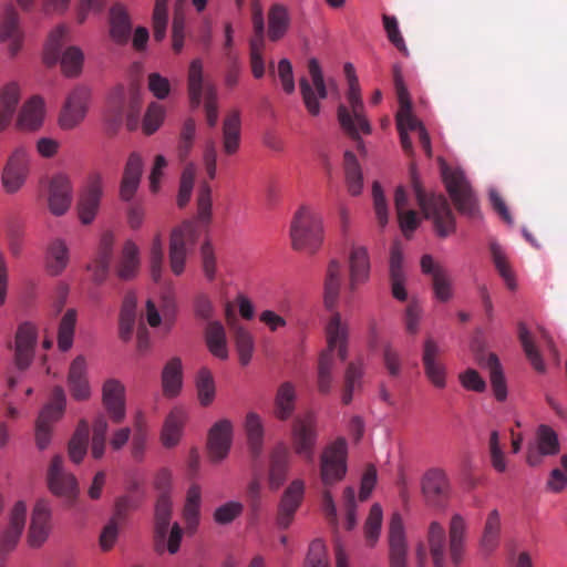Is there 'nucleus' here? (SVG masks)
<instances>
[{
  "label": "nucleus",
  "mask_w": 567,
  "mask_h": 567,
  "mask_svg": "<svg viewBox=\"0 0 567 567\" xmlns=\"http://www.w3.org/2000/svg\"><path fill=\"white\" fill-rule=\"evenodd\" d=\"M411 183L416 202L426 219H431L437 236L444 238L455 231V216L446 197L442 194H427L415 169L411 168Z\"/></svg>",
  "instance_id": "nucleus-1"
},
{
  "label": "nucleus",
  "mask_w": 567,
  "mask_h": 567,
  "mask_svg": "<svg viewBox=\"0 0 567 567\" xmlns=\"http://www.w3.org/2000/svg\"><path fill=\"white\" fill-rule=\"evenodd\" d=\"M326 333L328 347L320 354L318 364V389L321 393H328L331 389V372L334 364L333 351L336 349L338 350V355L341 361H344L348 355V328L344 323H342L339 312H334L330 318L326 327Z\"/></svg>",
  "instance_id": "nucleus-2"
},
{
  "label": "nucleus",
  "mask_w": 567,
  "mask_h": 567,
  "mask_svg": "<svg viewBox=\"0 0 567 567\" xmlns=\"http://www.w3.org/2000/svg\"><path fill=\"white\" fill-rule=\"evenodd\" d=\"M290 238L295 250L315 254L323 241L321 216L309 207H300L290 225Z\"/></svg>",
  "instance_id": "nucleus-3"
},
{
  "label": "nucleus",
  "mask_w": 567,
  "mask_h": 567,
  "mask_svg": "<svg viewBox=\"0 0 567 567\" xmlns=\"http://www.w3.org/2000/svg\"><path fill=\"white\" fill-rule=\"evenodd\" d=\"M187 92L193 109H198L205 101L206 121L210 127H214L218 121L217 92L212 83L205 82L204 64L198 58L189 63Z\"/></svg>",
  "instance_id": "nucleus-4"
},
{
  "label": "nucleus",
  "mask_w": 567,
  "mask_h": 567,
  "mask_svg": "<svg viewBox=\"0 0 567 567\" xmlns=\"http://www.w3.org/2000/svg\"><path fill=\"white\" fill-rule=\"evenodd\" d=\"M347 100L349 107L343 104L338 106V121L342 130L357 143L358 150L363 151L360 134H370L371 125L364 115L359 83L349 84Z\"/></svg>",
  "instance_id": "nucleus-5"
},
{
  "label": "nucleus",
  "mask_w": 567,
  "mask_h": 567,
  "mask_svg": "<svg viewBox=\"0 0 567 567\" xmlns=\"http://www.w3.org/2000/svg\"><path fill=\"white\" fill-rule=\"evenodd\" d=\"M442 174L446 189L457 212L470 219H480L482 214L478 202L464 172L458 168L445 167Z\"/></svg>",
  "instance_id": "nucleus-6"
},
{
  "label": "nucleus",
  "mask_w": 567,
  "mask_h": 567,
  "mask_svg": "<svg viewBox=\"0 0 567 567\" xmlns=\"http://www.w3.org/2000/svg\"><path fill=\"white\" fill-rule=\"evenodd\" d=\"M348 444L338 437L320 455V478L326 487L342 481L347 473Z\"/></svg>",
  "instance_id": "nucleus-7"
},
{
  "label": "nucleus",
  "mask_w": 567,
  "mask_h": 567,
  "mask_svg": "<svg viewBox=\"0 0 567 567\" xmlns=\"http://www.w3.org/2000/svg\"><path fill=\"white\" fill-rule=\"evenodd\" d=\"M199 233L194 221H184L172 231L169 240V266L174 275L184 272L186 257L193 250Z\"/></svg>",
  "instance_id": "nucleus-8"
},
{
  "label": "nucleus",
  "mask_w": 567,
  "mask_h": 567,
  "mask_svg": "<svg viewBox=\"0 0 567 567\" xmlns=\"http://www.w3.org/2000/svg\"><path fill=\"white\" fill-rule=\"evenodd\" d=\"M318 439L317 417L312 412L297 415L291 426V443L297 455L308 462L315 456V447Z\"/></svg>",
  "instance_id": "nucleus-9"
},
{
  "label": "nucleus",
  "mask_w": 567,
  "mask_h": 567,
  "mask_svg": "<svg viewBox=\"0 0 567 567\" xmlns=\"http://www.w3.org/2000/svg\"><path fill=\"white\" fill-rule=\"evenodd\" d=\"M48 483L50 491L65 499L71 505L79 494V486L73 474L66 472L63 467V458L55 455L48 471Z\"/></svg>",
  "instance_id": "nucleus-10"
},
{
  "label": "nucleus",
  "mask_w": 567,
  "mask_h": 567,
  "mask_svg": "<svg viewBox=\"0 0 567 567\" xmlns=\"http://www.w3.org/2000/svg\"><path fill=\"white\" fill-rule=\"evenodd\" d=\"M443 350L432 338H426L423 344L422 363L429 382L439 390L447 385V368L442 361Z\"/></svg>",
  "instance_id": "nucleus-11"
},
{
  "label": "nucleus",
  "mask_w": 567,
  "mask_h": 567,
  "mask_svg": "<svg viewBox=\"0 0 567 567\" xmlns=\"http://www.w3.org/2000/svg\"><path fill=\"white\" fill-rule=\"evenodd\" d=\"M393 83L400 104V109L396 113V126L398 131H417L420 133L423 124L413 115L412 103L410 100L409 91L404 84L403 75L398 65L393 66Z\"/></svg>",
  "instance_id": "nucleus-12"
},
{
  "label": "nucleus",
  "mask_w": 567,
  "mask_h": 567,
  "mask_svg": "<svg viewBox=\"0 0 567 567\" xmlns=\"http://www.w3.org/2000/svg\"><path fill=\"white\" fill-rule=\"evenodd\" d=\"M89 100L90 91L85 86H78L69 94L59 117L63 130H72L84 120Z\"/></svg>",
  "instance_id": "nucleus-13"
},
{
  "label": "nucleus",
  "mask_w": 567,
  "mask_h": 567,
  "mask_svg": "<svg viewBox=\"0 0 567 567\" xmlns=\"http://www.w3.org/2000/svg\"><path fill=\"white\" fill-rule=\"evenodd\" d=\"M560 445L556 432L548 425L542 424L536 432V442L527 447L526 462L529 466L542 465L545 456L558 454Z\"/></svg>",
  "instance_id": "nucleus-14"
},
{
  "label": "nucleus",
  "mask_w": 567,
  "mask_h": 567,
  "mask_svg": "<svg viewBox=\"0 0 567 567\" xmlns=\"http://www.w3.org/2000/svg\"><path fill=\"white\" fill-rule=\"evenodd\" d=\"M30 156L22 146L16 148L2 173V183L8 193H16L24 184L29 173Z\"/></svg>",
  "instance_id": "nucleus-15"
},
{
  "label": "nucleus",
  "mask_w": 567,
  "mask_h": 567,
  "mask_svg": "<svg viewBox=\"0 0 567 567\" xmlns=\"http://www.w3.org/2000/svg\"><path fill=\"white\" fill-rule=\"evenodd\" d=\"M38 340V331L33 323L23 322L16 333L14 365L19 371H25L33 361Z\"/></svg>",
  "instance_id": "nucleus-16"
},
{
  "label": "nucleus",
  "mask_w": 567,
  "mask_h": 567,
  "mask_svg": "<svg viewBox=\"0 0 567 567\" xmlns=\"http://www.w3.org/2000/svg\"><path fill=\"white\" fill-rule=\"evenodd\" d=\"M27 506L22 501L14 504L10 513L9 526L0 535V567H4L6 557L18 544L24 529Z\"/></svg>",
  "instance_id": "nucleus-17"
},
{
  "label": "nucleus",
  "mask_w": 567,
  "mask_h": 567,
  "mask_svg": "<svg viewBox=\"0 0 567 567\" xmlns=\"http://www.w3.org/2000/svg\"><path fill=\"white\" fill-rule=\"evenodd\" d=\"M102 197V181L99 175L89 178L86 185L81 190L78 200V215L83 225H90L100 207Z\"/></svg>",
  "instance_id": "nucleus-18"
},
{
  "label": "nucleus",
  "mask_w": 567,
  "mask_h": 567,
  "mask_svg": "<svg viewBox=\"0 0 567 567\" xmlns=\"http://www.w3.org/2000/svg\"><path fill=\"white\" fill-rule=\"evenodd\" d=\"M102 403L114 424H120L124 421L126 416L125 388L120 381L110 379L104 382Z\"/></svg>",
  "instance_id": "nucleus-19"
},
{
  "label": "nucleus",
  "mask_w": 567,
  "mask_h": 567,
  "mask_svg": "<svg viewBox=\"0 0 567 567\" xmlns=\"http://www.w3.org/2000/svg\"><path fill=\"white\" fill-rule=\"evenodd\" d=\"M303 492L305 484L301 480L292 481L286 488L278 505L276 522L279 528L286 529L291 525L295 514L302 502Z\"/></svg>",
  "instance_id": "nucleus-20"
},
{
  "label": "nucleus",
  "mask_w": 567,
  "mask_h": 567,
  "mask_svg": "<svg viewBox=\"0 0 567 567\" xmlns=\"http://www.w3.org/2000/svg\"><path fill=\"white\" fill-rule=\"evenodd\" d=\"M23 40L20 14L13 7H8L0 19V42L7 43L9 53L14 56L21 50Z\"/></svg>",
  "instance_id": "nucleus-21"
},
{
  "label": "nucleus",
  "mask_w": 567,
  "mask_h": 567,
  "mask_svg": "<svg viewBox=\"0 0 567 567\" xmlns=\"http://www.w3.org/2000/svg\"><path fill=\"white\" fill-rule=\"evenodd\" d=\"M349 278L347 290L349 293H354L358 288L370 278V258L365 247L353 246L351 248L349 260Z\"/></svg>",
  "instance_id": "nucleus-22"
},
{
  "label": "nucleus",
  "mask_w": 567,
  "mask_h": 567,
  "mask_svg": "<svg viewBox=\"0 0 567 567\" xmlns=\"http://www.w3.org/2000/svg\"><path fill=\"white\" fill-rule=\"evenodd\" d=\"M73 189L70 178L62 173L54 175L49 185V209L55 216L64 215L72 203Z\"/></svg>",
  "instance_id": "nucleus-23"
},
{
  "label": "nucleus",
  "mask_w": 567,
  "mask_h": 567,
  "mask_svg": "<svg viewBox=\"0 0 567 567\" xmlns=\"http://www.w3.org/2000/svg\"><path fill=\"white\" fill-rule=\"evenodd\" d=\"M390 567H406L408 545L403 519L399 513H393L389 524Z\"/></svg>",
  "instance_id": "nucleus-24"
},
{
  "label": "nucleus",
  "mask_w": 567,
  "mask_h": 567,
  "mask_svg": "<svg viewBox=\"0 0 567 567\" xmlns=\"http://www.w3.org/2000/svg\"><path fill=\"white\" fill-rule=\"evenodd\" d=\"M422 493L432 506H442L450 494V482L441 468L429 470L422 478Z\"/></svg>",
  "instance_id": "nucleus-25"
},
{
  "label": "nucleus",
  "mask_w": 567,
  "mask_h": 567,
  "mask_svg": "<svg viewBox=\"0 0 567 567\" xmlns=\"http://www.w3.org/2000/svg\"><path fill=\"white\" fill-rule=\"evenodd\" d=\"M233 439V425L229 420L216 422L208 433V452L213 462L224 460L230 450Z\"/></svg>",
  "instance_id": "nucleus-26"
},
{
  "label": "nucleus",
  "mask_w": 567,
  "mask_h": 567,
  "mask_svg": "<svg viewBox=\"0 0 567 567\" xmlns=\"http://www.w3.org/2000/svg\"><path fill=\"white\" fill-rule=\"evenodd\" d=\"M109 38L116 45H125L132 37L133 24L126 8L115 3L109 11Z\"/></svg>",
  "instance_id": "nucleus-27"
},
{
  "label": "nucleus",
  "mask_w": 567,
  "mask_h": 567,
  "mask_svg": "<svg viewBox=\"0 0 567 567\" xmlns=\"http://www.w3.org/2000/svg\"><path fill=\"white\" fill-rule=\"evenodd\" d=\"M421 269L432 277V288L437 300L446 302L452 298V284L447 271L434 261L431 255L421 258Z\"/></svg>",
  "instance_id": "nucleus-28"
},
{
  "label": "nucleus",
  "mask_w": 567,
  "mask_h": 567,
  "mask_svg": "<svg viewBox=\"0 0 567 567\" xmlns=\"http://www.w3.org/2000/svg\"><path fill=\"white\" fill-rule=\"evenodd\" d=\"M291 454L289 449L284 444H277L270 452L268 485L272 491L278 489L287 478Z\"/></svg>",
  "instance_id": "nucleus-29"
},
{
  "label": "nucleus",
  "mask_w": 567,
  "mask_h": 567,
  "mask_svg": "<svg viewBox=\"0 0 567 567\" xmlns=\"http://www.w3.org/2000/svg\"><path fill=\"white\" fill-rule=\"evenodd\" d=\"M51 509L44 499L37 502L29 529V543L32 547L41 546L48 538L50 530Z\"/></svg>",
  "instance_id": "nucleus-30"
},
{
  "label": "nucleus",
  "mask_w": 567,
  "mask_h": 567,
  "mask_svg": "<svg viewBox=\"0 0 567 567\" xmlns=\"http://www.w3.org/2000/svg\"><path fill=\"white\" fill-rule=\"evenodd\" d=\"M467 524L465 518L460 514L451 517L449 525V554L451 561L458 566L463 561L465 553Z\"/></svg>",
  "instance_id": "nucleus-31"
},
{
  "label": "nucleus",
  "mask_w": 567,
  "mask_h": 567,
  "mask_svg": "<svg viewBox=\"0 0 567 567\" xmlns=\"http://www.w3.org/2000/svg\"><path fill=\"white\" fill-rule=\"evenodd\" d=\"M68 385L74 400L84 401L91 395L86 377V361L83 355H78L71 363L68 374Z\"/></svg>",
  "instance_id": "nucleus-32"
},
{
  "label": "nucleus",
  "mask_w": 567,
  "mask_h": 567,
  "mask_svg": "<svg viewBox=\"0 0 567 567\" xmlns=\"http://www.w3.org/2000/svg\"><path fill=\"white\" fill-rule=\"evenodd\" d=\"M226 319L228 324L234 330V339L236 349L239 355V361L243 365L250 362L254 352V338L251 333L244 327L237 324L236 317L233 313L231 306H226Z\"/></svg>",
  "instance_id": "nucleus-33"
},
{
  "label": "nucleus",
  "mask_w": 567,
  "mask_h": 567,
  "mask_svg": "<svg viewBox=\"0 0 567 567\" xmlns=\"http://www.w3.org/2000/svg\"><path fill=\"white\" fill-rule=\"evenodd\" d=\"M342 281V265L332 259L328 264L323 284V301L327 309L332 310L337 306Z\"/></svg>",
  "instance_id": "nucleus-34"
},
{
  "label": "nucleus",
  "mask_w": 567,
  "mask_h": 567,
  "mask_svg": "<svg viewBox=\"0 0 567 567\" xmlns=\"http://www.w3.org/2000/svg\"><path fill=\"white\" fill-rule=\"evenodd\" d=\"M141 265L140 249L132 240H126L123 245L121 256L116 266V275L122 280L135 278Z\"/></svg>",
  "instance_id": "nucleus-35"
},
{
  "label": "nucleus",
  "mask_w": 567,
  "mask_h": 567,
  "mask_svg": "<svg viewBox=\"0 0 567 567\" xmlns=\"http://www.w3.org/2000/svg\"><path fill=\"white\" fill-rule=\"evenodd\" d=\"M143 172V161L137 153H132L125 165L122 183H121V197L124 200H130L140 184Z\"/></svg>",
  "instance_id": "nucleus-36"
},
{
  "label": "nucleus",
  "mask_w": 567,
  "mask_h": 567,
  "mask_svg": "<svg viewBox=\"0 0 567 567\" xmlns=\"http://www.w3.org/2000/svg\"><path fill=\"white\" fill-rule=\"evenodd\" d=\"M20 101V87L17 82H9L0 90V132L12 121Z\"/></svg>",
  "instance_id": "nucleus-37"
},
{
  "label": "nucleus",
  "mask_w": 567,
  "mask_h": 567,
  "mask_svg": "<svg viewBox=\"0 0 567 567\" xmlns=\"http://www.w3.org/2000/svg\"><path fill=\"white\" fill-rule=\"evenodd\" d=\"M427 544L434 567H446V533L440 523L430 524Z\"/></svg>",
  "instance_id": "nucleus-38"
},
{
  "label": "nucleus",
  "mask_w": 567,
  "mask_h": 567,
  "mask_svg": "<svg viewBox=\"0 0 567 567\" xmlns=\"http://www.w3.org/2000/svg\"><path fill=\"white\" fill-rule=\"evenodd\" d=\"M66 398L61 386L53 388L50 401L41 410L37 423L52 427V424L59 421L65 410Z\"/></svg>",
  "instance_id": "nucleus-39"
},
{
  "label": "nucleus",
  "mask_w": 567,
  "mask_h": 567,
  "mask_svg": "<svg viewBox=\"0 0 567 567\" xmlns=\"http://www.w3.org/2000/svg\"><path fill=\"white\" fill-rule=\"evenodd\" d=\"M502 532L501 515L497 509H493L488 513L484 527L480 545L485 554L493 553L499 545Z\"/></svg>",
  "instance_id": "nucleus-40"
},
{
  "label": "nucleus",
  "mask_w": 567,
  "mask_h": 567,
  "mask_svg": "<svg viewBox=\"0 0 567 567\" xmlns=\"http://www.w3.org/2000/svg\"><path fill=\"white\" fill-rule=\"evenodd\" d=\"M70 260L69 247L61 238L53 239L47 249V269L52 276L61 275Z\"/></svg>",
  "instance_id": "nucleus-41"
},
{
  "label": "nucleus",
  "mask_w": 567,
  "mask_h": 567,
  "mask_svg": "<svg viewBox=\"0 0 567 567\" xmlns=\"http://www.w3.org/2000/svg\"><path fill=\"white\" fill-rule=\"evenodd\" d=\"M205 341L209 352L214 357L220 360L228 358L226 331L219 321L208 322L205 329Z\"/></svg>",
  "instance_id": "nucleus-42"
},
{
  "label": "nucleus",
  "mask_w": 567,
  "mask_h": 567,
  "mask_svg": "<svg viewBox=\"0 0 567 567\" xmlns=\"http://www.w3.org/2000/svg\"><path fill=\"white\" fill-rule=\"evenodd\" d=\"M186 420V413L183 409H174L165 420L161 440L165 447L175 446L181 439L182 430Z\"/></svg>",
  "instance_id": "nucleus-43"
},
{
  "label": "nucleus",
  "mask_w": 567,
  "mask_h": 567,
  "mask_svg": "<svg viewBox=\"0 0 567 567\" xmlns=\"http://www.w3.org/2000/svg\"><path fill=\"white\" fill-rule=\"evenodd\" d=\"M245 430L249 452L252 458H258L262 453L264 447V425L260 416L255 412H249L246 415Z\"/></svg>",
  "instance_id": "nucleus-44"
},
{
  "label": "nucleus",
  "mask_w": 567,
  "mask_h": 567,
  "mask_svg": "<svg viewBox=\"0 0 567 567\" xmlns=\"http://www.w3.org/2000/svg\"><path fill=\"white\" fill-rule=\"evenodd\" d=\"M43 120V101L39 96H32L27 101L19 114L18 125L22 130H37Z\"/></svg>",
  "instance_id": "nucleus-45"
},
{
  "label": "nucleus",
  "mask_w": 567,
  "mask_h": 567,
  "mask_svg": "<svg viewBox=\"0 0 567 567\" xmlns=\"http://www.w3.org/2000/svg\"><path fill=\"white\" fill-rule=\"evenodd\" d=\"M240 144V115L238 111L230 112L223 124V148L228 155L235 154Z\"/></svg>",
  "instance_id": "nucleus-46"
},
{
  "label": "nucleus",
  "mask_w": 567,
  "mask_h": 567,
  "mask_svg": "<svg viewBox=\"0 0 567 567\" xmlns=\"http://www.w3.org/2000/svg\"><path fill=\"white\" fill-rule=\"evenodd\" d=\"M290 25V17L282 4H272L268 12V37L276 42L284 38Z\"/></svg>",
  "instance_id": "nucleus-47"
},
{
  "label": "nucleus",
  "mask_w": 567,
  "mask_h": 567,
  "mask_svg": "<svg viewBox=\"0 0 567 567\" xmlns=\"http://www.w3.org/2000/svg\"><path fill=\"white\" fill-rule=\"evenodd\" d=\"M182 361L179 358L171 359L163 369L162 384L164 394L175 396L182 388Z\"/></svg>",
  "instance_id": "nucleus-48"
},
{
  "label": "nucleus",
  "mask_w": 567,
  "mask_h": 567,
  "mask_svg": "<svg viewBox=\"0 0 567 567\" xmlns=\"http://www.w3.org/2000/svg\"><path fill=\"white\" fill-rule=\"evenodd\" d=\"M89 423L81 420L69 442V456L73 463L79 464L84 458L89 446Z\"/></svg>",
  "instance_id": "nucleus-49"
},
{
  "label": "nucleus",
  "mask_w": 567,
  "mask_h": 567,
  "mask_svg": "<svg viewBox=\"0 0 567 567\" xmlns=\"http://www.w3.org/2000/svg\"><path fill=\"white\" fill-rule=\"evenodd\" d=\"M482 364L489 371V380L494 396L497 401H504L507 398V385L497 355L489 353Z\"/></svg>",
  "instance_id": "nucleus-50"
},
{
  "label": "nucleus",
  "mask_w": 567,
  "mask_h": 567,
  "mask_svg": "<svg viewBox=\"0 0 567 567\" xmlns=\"http://www.w3.org/2000/svg\"><path fill=\"white\" fill-rule=\"evenodd\" d=\"M343 166L348 192L352 196H358L363 187V176L358 159L351 151L344 153Z\"/></svg>",
  "instance_id": "nucleus-51"
},
{
  "label": "nucleus",
  "mask_w": 567,
  "mask_h": 567,
  "mask_svg": "<svg viewBox=\"0 0 567 567\" xmlns=\"http://www.w3.org/2000/svg\"><path fill=\"white\" fill-rule=\"evenodd\" d=\"M68 33L69 29L63 24L58 25L50 32L43 56L48 65H53L59 61L62 48L68 40Z\"/></svg>",
  "instance_id": "nucleus-52"
},
{
  "label": "nucleus",
  "mask_w": 567,
  "mask_h": 567,
  "mask_svg": "<svg viewBox=\"0 0 567 567\" xmlns=\"http://www.w3.org/2000/svg\"><path fill=\"white\" fill-rule=\"evenodd\" d=\"M296 391L290 382L282 383L276 395L275 401V415L286 421L289 419L295 410Z\"/></svg>",
  "instance_id": "nucleus-53"
},
{
  "label": "nucleus",
  "mask_w": 567,
  "mask_h": 567,
  "mask_svg": "<svg viewBox=\"0 0 567 567\" xmlns=\"http://www.w3.org/2000/svg\"><path fill=\"white\" fill-rule=\"evenodd\" d=\"M518 339L523 347L525 355L533 365V368L537 372L544 373L546 371V365L544 363L542 354L538 351L529 330L522 322L518 324Z\"/></svg>",
  "instance_id": "nucleus-54"
},
{
  "label": "nucleus",
  "mask_w": 567,
  "mask_h": 567,
  "mask_svg": "<svg viewBox=\"0 0 567 567\" xmlns=\"http://www.w3.org/2000/svg\"><path fill=\"white\" fill-rule=\"evenodd\" d=\"M76 317V310L71 308L65 311L60 320L58 329V348L62 352L70 350L73 346Z\"/></svg>",
  "instance_id": "nucleus-55"
},
{
  "label": "nucleus",
  "mask_w": 567,
  "mask_h": 567,
  "mask_svg": "<svg viewBox=\"0 0 567 567\" xmlns=\"http://www.w3.org/2000/svg\"><path fill=\"white\" fill-rule=\"evenodd\" d=\"M489 251L497 272L505 281L507 288L514 290L516 288V280L505 251L496 241H491Z\"/></svg>",
  "instance_id": "nucleus-56"
},
{
  "label": "nucleus",
  "mask_w": 567,
  "mask_h": 567,
  "mask_svg": "<svg viewBox=\"0 0 567 567\" xmlns=\"http://www.w3.org/2000/svg\"><path fill=\"white\" fill-rule=\"evenodd\" d=\"M172 516V501L168 494L158 496L155 505V533L161 539H165Z\"/></svg>",
  "instance_id": "nucleus-57"
},
{
  "label": "nucleus",
  "mask_w": 567,
  "mask_h": 567,
  "mask_svg": "<svg viewBox=\"0 0 567 567\" xmlns=\"http://www.w3.org/2000/svg\"><path fill=\"white\" fill-rule=\"evenodd\" d=\"M197 398L203 406L213 403L216 394V386L213 373L207 368H202L196 375Z\"/></svg>",
  "instance_id": "nucleus-58"
},
{
  "label": "nucleus",
  "mask_w": 567,
  "mask_h": 567,
  "mask_svg": "<svg viewBox=\"0 0 567 567\" xmlns=\"http://www.w3.org/2000/svg\"><path fill=\"white\" fill-rule=\"evenodd\" d=\"M107 429L109 423L105 415H97L93 422V435L91 442V454L95 460H100L105 453Z\"/></svg>",
  "instance_id": "nucleus-59"
},
{
  "label": "nucleus",
  "mask_w": 567,
  "mask_h": 567,
  "mask_svg": "<svg viewBox=\"0 0 567 567\" xmlns=\"http://www.w3.org/2000/svg\"><path fill=\"white\" fill-rule=\"evenodd\" d=\"M84 55L80 48L69 47L60 54V63L66 76L78 75L83 65Z\"/></svg>",
  "instance_id": "nucleus-60"
},
{
  "label": "nucleus",
  "mask_w": 567,
  "mask_h": 567,
  "mask_svg": "<svg viewBox=\"0 0 567 567\" xmlns=\"http://www.w3.org/2000/svg\"><path fill=\"white\" fill-rule=\"evenodd\" d=\"M381 525L382 508L379 504H373L364 524V538L367 546L373 547L377 544L380 537Z\"/></svg>",
  "instance_id": "nucleus-61"
},
{
  "label": "nucleus",
  "mask_w": 567,
  "mask_h": 567,
  "mask_svg": "<svg viewBox=\"0 0 567 567\" xmlns=\"http://www.w3.org/2000/svg\"><path fill=\"white\" fill-rule=\"evenodd\" d=\"M168 0H156L153 11V38L156 42L164 40L168 21Z\"/></svg>",
  "instance_id": "nucleus-62"
},
{
  "label": "nucleus",
  "mask_w": 567,
  "mask_h": 567,
  "mask_svg": "<svg viewBox=\"0 0 567 567\" xmlns=\"http://www.w3.org/2000/svg\"><path fill=\"white\" fill-rule=\"evenodd\" d=\"M164 265V246L159 234H157L152 241L150 250V267L151 276L155 282H158L162 277Z\"/></svg>",
  "instance_id": "nucleus-63"
},
{
  "label": "nucleus",
  "mask_w": 567,
  "mask_h": 567,
  "mask_svg": "<svg viewBox=\"0 0 567 567\" xmlns=\"http://www.w3.org/2000/svg\"><path fill=\"white\" fill-rule=\"evenodd\" d=\"M305 567H329L327 548L321 539L311 542L305 559Z\"/></svg>",
  "instance_id": "nucleus-64"
}]
</instances>
